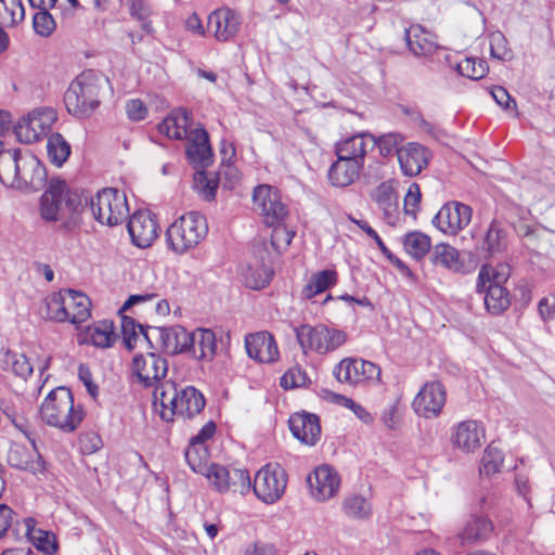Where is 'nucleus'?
<instances>
[{
	"instance_id": "obj_1",
	"label": "nucleus",
	"mask_w": 555,
	"mask_h": 555,
	"mask_svg": "<svg viewBox=\"0 0 555 555\" xmlns=\"http://www.w3.org/2000/svg\"><path fill=\"white\" fill-rule=\"evenodd\" d=\"M82 208V196L78 191L67 188L64 180L53 178L39 202V214L46 222H59L60 229L70 230L75 224V215Z\"/></svg>"
},
{
	"instance_id": "obj_2",
	"label": "nucleus",
	"mask_w": 555,
	"mask_h": 555,
	"mask_svg": "<svg viewBox=\"0 0 555 555\" xmlns=\"http://www.w3.org/2000/svg\"><path fill=\"white\" fill-rule=\"evenodd\" d=\"M154 404H159V415L165 422H172L175 416L193 418L205 408L203 393L193 386L179 387L172 380H165L153 393Z\"/></svg>"
},
{
	"instance_id": "obj_3",
	"label": "nucleus",
	"mask_w": 555,
	"mask_h": 555,
	"mask_svg": "<svg viewBox=\"0 0 555 555\" xmlns=\"http://www.w3.org/2000/svg\"><path fill=\"white\" fill-rule=\"evenodd\" d=\"M109 81L94 70L82 72L69 85L64 94L67 112L78 118H86L100 106L101 96L112 90H104Z\"/></svg>"
},
{
	"instance_id": "obj_4",
	"label": "nucleus",
	"mask_w": 555,
	"mask_h": 555,
	"mask_svg": "<svg viewBox=\"0 0 555 555\" xmlns=\"http://www.w3.org/2000/svg\"><path fill=\"white\" fill-rule=\"evenodd\" d=\"M40 416L49 426L64 433L74 431L83 418L80 408H75L70 390L57 387L49 392L40 406Z\"/></svg>"
},
{
	"instance_id": "obj_5",
	"label": "nucleus",
	"mask_w": 555,
	"mask_h": 555,
	"mask_svg": "<svg viewBox=\"0 0 555 555\" xmlns=\"http://www.w3.org/2000/svg\"><path fill=\"white\" fill-rule=\"evenodd\" d=\"M206 218L196 211L188 212L172 222L166 232L168 247L177 254L194 248L206 236Z\"/></svg>"
},
{
	"instance_id": "obj_6",
	"label": "nucleus",
	"mask_w": 555,
	"mask_h": 555,
	"mask_svg": "<svg viewBox=\"0 0 555 555\" xmlns=\"http://www.w3.org/2000/svg\"><path fill=\"white\" fill-rule=\"evenodd\" d=\"M3 413L31 443L30 448L17 442L12 443L8 452V464L13 468L27 470L33 474L42 472L43 461L37 449L35 437L28 428L27 421L8 408L3 410Z\"/></svg>"
},
{
	"instance_id": "obj_7",
	"label": "nucleus",
	"mask_w": 555,
	"mask_h": 555,
	"mask_svg": "<svg viewBox=\"0 0 555 555\" xmlns=\"http://www.w3.org/2000/svg\"><path fill=\"white\" fill-rule=\"evenodd\" d=\"M89 204L94 219L102 224L117 225L129 217L126 194L114 188L99 191Z\"/></svg>"
},
{
	"instance_id": "obj_8",
	"label": "nucleus",
	"mask_w": 555,
	"mask_h": 555,
	"mask_svg": "<svg viewBox=\"0 0 555 555\" xmlns=\"http://www.w3.org/2000/svg\"><path fill=\"white\" fill-rule=\"evenodd\" d=\"M57 119L56 111L52 107L34 109L23 117L14 127V133L22 143H33L46 135Z\"/></svg>"
},
{
	"instance_id": "obj_9",
	"label": "nucleus",
	"mask_w": 555,
	"mask_h": 555,
	"mask_svg": "<svg viewBox=\"0 0 555 555\" xmlns=\"http://www.w3.org/2000/svg\"><path fill=\"white\" fill-rule=\"evenodd\" d=\"M204 474L219 492L232 491L245 494L251 488L250 477L246 469L214 463Z\"/></svg>"
},
{
	"instance_id": "obj_10",
	"label": "nucleus",
	"mask_w": 555,
	"mask_h": 555,
	"mask_svg": "<svg viewBox=\"0 0 555 555\" xmlns=\"http://www.w3.org/2000/svg\"><path fill=\"white\" fill-rule=\"evenodd\" d=\"M286 485L287 478L284 469L278 464H269L257 472L253 489L264 503H274L284 493Z\"/></svg>"
},
{
	"instance_id": "obj_11",
	"label": "nucleus",
	"mask_w": 555,
	"mask_h": 555,
	"mask_svg": "<svg viewBox=\"0 0 555 555\" xmlns=\"http://www.w3.org/2000/svg\"><path fill=\"white\" fill-rule=\"evenodd\" d=\"M132 374L137 380L145 388L157 387L168 372V362L166 358L156 352L138 354L133 358L131 364Z\"/></svg>"
},
{
	"instance_id": "obj_12",
	"label": "nucleus",
	"mask_w": 555,
	"mask_h": 555,
	"mask_svg": "<svg viewBox=\"0 0 555 555\" xmlns=\"http://www.w3.org/2000/svg\"><path fill=\"white\" fill-rule=\"evenodd\" d=\"M191 333L183 326H153L151 333H144V339L153 347V339L157 340L159 349L169 354H179L189 351Z\"/></svg>"
},
{
	"instance_id": "obj_13",
	"label": "nucleus",
	"mask_w": 555,
	"mask_h": 555,
	"mask_svg": "<svg viewBox=\"0 0 555 555\" xmlns=\"http://www.w3.org/2000/svg\"><path fill=\"white\" fill-rule=\"evenodd\" d=\"M255 209L262 216L264 223L278 225L287 216V208L281 202L278 191L270 185H259L254 190Z\"/></svg>"
},
{
	"instance_id": "obj_14",
	"label": "nucleus",
	"mask_w": 555,
	"mask_h": 555,
	"mask_svg": "<svg viewBox=\"0 0 555 555\" xmlns=\"http://www.w3.org/2000/svg\"><path fill=\"white\" fill-rule=\"evenodd\" d=\"M447 392L439 382H428L415 396L412 406L414 412L424 418L438 417L446 404Z\"/></svg>"
},
{
	"instance_id": "obj_15",
	"label": "nucleus",
	"mask_w": 555,
	"mask_h": 555,
	"mask_svg": "<svg viewBox=\"0 0 555 555\" xmlns=\"http://www.w3.org/2000/svg\"><path fill=\"white\" fill-rule=\"evenodd\" d=\"M340 383L356 385L363 380L379 379L380 369L375 363L362 359H343L333 371Z\"/></svg>"
},
{
	"instance_id": "obj_16",
	"label": "nucleus",
	"mask_w": 555,
	"mask_h": 555,
	"mask_svg": "<svg viewBox=\"0 0 555 555\" xmlns=\"http://www.w3.org/2000/svg\"><path fill=\"white\" fill-rule=\"evenodd\" d=\"M472 208L459 202L444 204L433 219V223L443 233L455 235L472 220Z\"/></svg>"
},
{
	"instance_id": "obj_17",
	"label": "nucleus",
	"mask_w": 555,
	"mask_h": 555,
	"mask_svg": "<svg viewBox=\"0 0 555 555\" xmlns=\"http://www.w3.org/2000/svg\"><path fill=\"white\" fill-rule=\"evenodd\" d=\"M241 27V16L229 8L211 12L207 20V33L218 41H228L236 36Z\"/></svg>"
},
{
	"instance_id": "obj_18",
	"label": "nucleus",
	"mask_w": 555,
	"mask_h": 555,
	"mask_svg": "<svg viewBox=\"0 0 555 555\" xmlns=\"http://www.w3.org/2000/svg\"><path fill=\"white\" fill-rule=\"evenodd\" d=\"M307 482L311 494L319 501H325L337 493L340 478L332 466L321 465L308 476Z\"/></svg>"
},
{
	"instance_id": "obj_19",
	"label": "nucleus",
	"mask_w": 555,
	"mask_h": 555,
	"mask_svg": "<svg viewBox=\"0 0 555 555\" xmlns=\"http://www.w3.org/2000/svg\"><path fill=\"white\" fill-rule=\"evenodd\" d=\"M128 232L134 245L141 248L151 246L158 236V224L149 211H137L128 222Z\"/></svg>"
},
{
	"instance_id": "obj_20",
	"label": "nucleus",
	"mask_w": 555,
	"mask_h": 555,
	"mask_svg": "<svg viewBox=\"0 0 555 555\" xmlns=\"http://www.w3.org/2000/svg\"><path fill=\"white\" fill-rule=\"evenodd\" d=\"M486 438L485 428L474 420L460 422L452 429L451 441L454 447L469 453L479 449Z\"/></svg>"
},
{
	"instance_id": "obj_21",
	"label": "nucleus",
	"mask_w": 555,
	"mask_h": 555,
	"mask_svg": "<svg viewBox=\"0 0 555 555\" xmlns=\"http://www.w3.org/2000/svg\"><path fill=\"white\" fill-rule=\"evenodd\" d=\"M247 354L260 363H273L279 359L280 352L276 341L268 332L249 334L245 338Z\"/></svg>"
},
{
	"instance_id": "obj_22",
	"label": "nucleus",
	"mask_w": 555,
	"mask_h": 555,
	"mask_svg": "<svg viewBox=\"0 0 555 555\" xmlns=\"http://www.w3.org/2000/svg\"><path fill=\"white\" fill-rule=\"evenodd\" d=\"M46 168L40 160L29 153L24 154L23 158L20 159V170L15 189L39 190L46 184Z\"/></svg>"
},
{
	"instance_id": "obj_23",
	"label": "nucleus",
	"mask_w": 555,
	"mask_h": 555,
	"mask_svg": "<svg viewBox=\"0 0 555 555\" xmlns=\"http://www.w3.org/2000/svg\"><path fill=\"white\" fill-rule=\"evenodd\" d=\"M293 436L307 446H314L321 436L319 417L310 413H295L289 420Z\"/></svg>"
},
{
	"instance_id": "obj_24",
	"label": "nucleus",
	"mask_w": 555,
	"mask_h": 555,
	"mask_svg": "<svg viewBox=\"0 0 555 555\" xmlns=\"http://www.w3.org/2000/svg\"><path fill=\"white\" fill-rule=\"evenodd\" d=\"M215 433L216 424L209 421L190 439V444L185 450V460L194 472L203 473V464L207 457V449L204 447V443L211 439Z\"/></svg>"
},
{
	"instance_id": "obj_25",
	"label": "nucleus",
	"mask_w": 555,
	"mask_h": 555,
	"mask_svg": "<svg viewBox=\"0 0 555 555\" xmlns=\"http://www.w3.org/2000/svg\"><path fill=\"white\" fill-rule=\"evenodd\" d=\"M186 155L191 163L207 167L212 162V151L209 137L204 128L190 130L188 135Z\"/></svg>"
},
{
	"instance_id": "obj_26",
	"label": "nucleus",
	"mask_w": 555,
	"mask_h": 555,
	"mask_svg": "<svg viewBox=\"0 0 555 555\" xmlns=\"http://www.w3.org/2000/svg\"><path fill=\"white\" fill-rule=\"evenodd\" d=\"M429 151L418 143H408L403 146L398 156L402 172L405 176L414 177L428 165Z\"/></svg>"
},
{
	"instance_id": "obj_27",
	"label": "nucleus",
	"mask_w": 555,
	"mask_h": 555,
	"mask_svg": "<svg viewBox=\"0 0 555 555\" xmlns=\"http://www.w3.org/2000/svg\"><path fill=\"white\" fill-rule=\"evenodd\" d=\"M65 311L69 318L67 322L79 325L91 315V300L83 293L74 289H63Z\"/></svg>"
},
{
	"instance_id": "obj_28",
	"label": "nucleus",
	"mask_w": 555,
	"mask_h": 555,
	"mask_svg": "<svg viewBox=\"0 0 555 555\" xmlns=\"http://www.w3.org/2000/svg\"><path fill=\"white\" fill-rule=\"evenodd\" d=\"M190 336L188 352L198 360L211 361L217 349L215 333L208 328H196Z\"/></svg>"
},
{
	"instance_id": "obj_29",
	"label": "nucleus",
	"mask_w": 555,
	"mask_h": 555,
	"mask_svg": "<svg viewBox=\"0 0 555 555\" xmlns=\"http://www.w3.org/2000/svg\"><path fill=\"white\" fill-rule=\"evenodd\" d=\"M191 114L185 108L173 109L158 126L162 133L167 137L182 140L186 139L190 130Z\"/></svg>"
},
{
	"instance_id": "obj_30",
	"label": "nucleus",
	"mask_w": 555,
	"mask_h": 555,
	"mask_svg": "<svg viewBox=\"0 0 555 555\" xmlns=\"http://www.w3.org/2000/svg\"><path fill=\"white\" fill-rule=\"evenodd\" d=\"M405 42L415 56H426L436 50V43L430 33L421 25H412L405 29Z\"/></svg>"
},
{
	"instance_id": "obj_31",
	"label": "nucleus",
	"mask_w": 555,
	"mask_h": 555,
	"mask_svg": "<svg viewBox=\"0 0 555 555\" xmlns=\"http://www.w3.org/2000/svg\"><path fill=\"white\" fill-rule=\"evenodd\" d=\"M361 168V164H358L357 160H345L337 157L328 170V180L335 186L350 185L358 178Z\"/></svg>"
},
{
	"instance_id": "obj_32",
	"label": "nucleus",
	"mask_w": 555,
	"mask_h": 555,
	"mask_svg": "<svg viewBox=\"0 0 555 555\" xmlns=\"http://www.w3.org/2000/svg\"><path fill=\"white\" fill-rule=\"evenodd\" d=\"M24 154L20 150H3L0 152V182L3 185L15 188L18 170L20 159Z\"/></svg>"
},
{
	"instance_id": "obj_33",
	"label": "nucleus",
	"mask_w": 555,
	"mask_h": 555,
	"mask_svg": "<svg viewBox=\"0 0 555 555\" xmlns=\"http://www.w3.org/2000/svg\"><path fill=\"white\" fill-rule=\"evenodd\" d=\"M365 138H370L367 133H360L352 135L337 143L336 154L337 157L345 160H357L358 164L363 166V160L366 154Z\"/></svg>"
},
{
	"instance_id": "obj_34",
	"label": "nucleus",
	"mask_w": 555,
	"mask_h": 555,
	"mask_svg": "<svg viewBox=\"0 0 555 555\" xmlns=\"http://www.w3.org/2000/svg\"><path fill=\"white\" fill-rule=\"evenodd\" d=\"M26 534L33 545L44 555H54L57 551V541L54 533L35 528L33 518L25 520Z\"/></svg>"
},
{
	"instance_id": "obj_35",
	"label": "nucleus",
	"mask_w": 555,
	"mask_h": 555,
	"mask_svg": "<svg viewBox=\"0 0 555 555\" xmlns=\"http://www.w3.org/2000/svg\"><path fill=\"white\" fill-rule=\"evenodd\" d=\"M478 292H486L485 306L492 314H500L511 306V296L508 291L502 285H486L485 288H477Z\"/></svg>"
},
{
	"instance_id": "obj_36",
	"label": "nucleus",
	"mask_w": 555,
	"mask_h": 555,
	"mask_svg": "<svg viewBox=\"0 0 555 555\" xmlns=\"http://www.w3.org/2000/svg\"><path fill=\"white\" fill-rule=\"evenodd\" d=\"M431 261L436 266H441L452 272L463 270L464 263L460 259V253L450 244H437L431 253Z\"/></svg>"
},
{
	"instance_id": "obj_37",
	"label": "nucleus",
	"mask_w": 555,
	"mask_h": 555,
	"mask_svg": "<svg viewBox=\"0 0 555 555\" xmlns=\"http://www.w3.org/2000/svg\"><path fill=\"white\" fill-rule=\"evenodd\" d=\"M294 330L296 333L297 341L300 345L304 353H307L309 350L319 353V350L323 348V344L321 341L323 335V324H318L315 326L301 324Z\"/></svg>"
},
{
	"instance_id": "obj_38",
	"label": "nucleus",
	"mask_w": 555,
	"mask_h": 555,
	"mask_svg": "<svg viewBox=\"0 0 555 555\" xmlns=\"http://www.w3.org/2000/svg\"><path fill=\"white\" fill-rule=\"evenodd\" d=\"M507 247V233L498 220H492L482 242V249L492 257Z\"/></svg>"
},
{
	"instance_id": "obj_39",
	"label": "nucleus",
	"mask_w": 555,
	"mask_h": 555,
	"mask_svg": "<svg viewBox=\"0 0 555 555\" xmlns=\"http://www.w3.org/2000/svg\"><path fill=\"white\" fill-rule=\"evenodd\" d=\"M492 524L486 517H475L469 520L463 531L461 532V540L463 544H473L485 541L492 532Z\"/></svg>"
},
{
	"instance_id": "obj_40",
	"label": "nucleus",
	"mask_w": 555,
	"mask_h": 555,
	"mask_svg": "<svg viewBox=\"0 0 555 555\" xmlns=\"http://www.w3.org/2000/svg\"><path fill=\"white\" fill-rule=\"evenodd\" d=\"M371 198L384 211L385 218L390 220L397 211L395 190L390 181L379 183L371 193Z\"/></svg>"
},
{
	"instance_id": "obj_41",
	"label": "nucleus",
	"mask_w": 555,
	"mask_h": 555,
	"mask_svg": "<svg viewBox=\"0 0 555 555\" xmlns=\"http://www.w3.org/2000/svg\"><path fill=\"white\" fill-rule=\"evenodd\" d=\"M337 282V273L334 270H322L310 278L308 284L302 288L301 296L305 299H311L314 296L325 292Z\"/></svg>"
},
{
	"instance_id": "obj_42",
	"label": "nucleus",
	"mask_w": 555,
	"mask_h": 555,
	"mask_svg": "<svg viewBox=\"0 0 555 555\" xmlns=\"http://www.w3.org/2000/svg\"><path fill=\"white\" fill-rule=\"evenodd\" d=\"M0 364L2 370L11 371L16 376L26 379L33 373V365L28 358L23 353H17L11 350L4 351Z\"/></svg>"
},
{
	"instance_id": "obj_43",
	"label": "nucleus",
	"mask_w": 555,
	"mask_h": 555,
	"mask_svg": "<svg viewBox=\"0 0 555 555\" xmlns=\"http://www.w3.org/2000/svg\"><path fill=\"white\" fill-rule=\"evenodd\" d=\"M47 154L53 165L62 167L70 155V145L61 133H52L47 141Z\"/></svg>"
},
{
	"instance_id": "obj_44",
	"label": "nucleus",
	"mask_w": 555,
	"mask_h": 555,
	"mask_svg": "<svg viewBox=\"0 0 555 555\" xmlns=\"http://www.w3.org/2000/svg\"><path fill=\"white\" fill-rule=\"evenodd\" d=\"M405 251L416 260L423 259L431 247L430 237L422 232L413 231L403 238Z\"/></svg>"
},
{
	"instance_id": "obj_45",
	"label": "nucleus",
	"mask_w": 555,
	"mask_h": 555,
	"mask_svg": "<svg viewBox=\"0 0 555 555\" xmlns=\"http://www.w3.org/2000/svg\"><path fill=\"white\" fill-rule=\"evenodd\" d=\"M272 270L264 264L248 266L242 273L245 285L250 289L266 287L272 278Z\"/></svg>"
},
{
	"instance_id": "obj_46",
	"label": "nucleus",
	"mask_w": 555,
	"mask_h": 555,
	"mask_svg": "<svg viewBox=\"0 0 555 555\" xmlns=\"http://www.w3.org/2000/svg\"><path fill=\"white\" fill-rule=\"evenodd\" d=\"M25 17V9L22 0H0V24L13 27Z\"/></svg>"
},
{
	"instance_id": "obj_47",
	"label": "nucleus",
	"mask_w": 555,
	"mask_h": 555,
	"mask_svg": "<svg viewBox=\"0 0 555 555\" xmlns=\"http://www.w3.org/2000/svg\"><path fill=\"white\" fill-rule=\"evenodd\" d=\"M46 318L56 322H67L68 312L65 311L63 289L46 298Z\"/></svg>"
},
{
	"instance_id": "obj_48",
	"label": "nucleus",
	"mask_w": 555,
	"mask_h": 555,
	"mask_svg": "<svg viewBox=\"0 0 555 555\" xmlns=\"http://www.w3.org/2000/svg\"><path fill=\"white\" fill-rule=\"evenodd\" d=\"M370 139L372 141V146H378L382 156L387 157L393 153L399 156V152L402 149L400 145L403 141L400 133L390 132L379 137L370 135Z\"/></svg>"
},
{
	"instance_id": "obj_49",
	"label": "nucleus",
	"mask_w": 555,
	"mask_h": 555,
	"mask_svg": "<svg viewBox=\"0 0 555 555\" xmlns=\"http://www.w3.org/2000/svg\"><path fill=\"white\" fill-rule=\"evenodd\" d=\"M456 70L464 77L478 80L488 72V65L483 60L465 57L456 64Z\"/></svg>"
},
{
	"instance_id": "obj_50",
	"label": "nucleus",
	"mask_w": 555,
	"mask_h": 555,
	"mask_svg": "<svg viewBox=\"0 0 555 555\" xmlns=\"http://www.w3.org/2000/svg\"><path fill=\"white\" fill-rule=\"evenodd\" d=\"M137 327L140 330V333L144 336V333H151V327L145 328L141 324H137L134 319L126 315H121V334L122 341L128 350H132L135 346V341L139 338Z\"/></svg>"
},
{
	"instance_id": "obj_51",
	"label": "nucleus",
	"mask_w": 555,
	"mask_h": 555,
	"mask_svg": "<svg viewBox=\"0 0 555 555\" xmlns=\"http://www.w3.org/2000/svg\"><path fill=\"white\" fill-rule=\"evenodd\" d=\"M503 464V453L502 451L492 446L489 444L482 455L481 459V467H480V474L491 476L495 473H498Z\"/></svg>"
},
{
	"instance_id": "obj_52",
	"label": "nucleus",
	"mask_w": 555,
	"mask_h": 555,
	"mask_svg": "<svg viewBox=\"0 0 555 555\" xmlns=\"http://www.w3.org/2000/svg\"><path fill=\"white\" fill-rule=\"evenodd\" d=\"M501 271L493 270L489 266H482L478 274L477 288H485L486 285H502L508 278V268L500 267Z\"/></svg>"
},
{
	"instance_id": "obj_53",
	"label": "nucleus",
	"mask_w": 555,
	"mask_h": 555,
	"mask_svg": "<svg viewBox=\"0 0 555 555\" xmlns=\"http://www.w3.org/2000/svg\"><path fill=\"white\" fill-rule=\"evenodd\" d=\"M347 340V334L337 328H330L323 324L322 344L323 348L319 350L320 354L336 350L338 347L344 345Z\"/></svg>"
},
{
	"instance_id": "obj_54",
	"label": "nucleus",
	"mask_w": 555,
	"mask_h": 555,
	"mask_svg": "<svg viewBox=\"0 0 555 555\" xmlns=\"http://www.w3.org/2000/svg\"><path fill=\"white\" fill-rule=\"evenodd\" d=\"M33 27L37 35L47 38L54 33L56 23L49 10H38L33 16Z\"/></svg>"
},
{
	"instance_id": "obj_55",
	"label": "nucleus",
	"mask_w": 555,
	"mask_h": 555,
	"mask_svg": "<svg viewBox=\"0 0 555 555\" xmlns=\"http://www.w3.org/2000/svg\"><path fill=\"white\" fill-rule=\"evenodd\" d=\"M195 189L206 201H212L216 196L218 181L214 176L206 172H197L194 177Z\"/></svg>"
},
{
	"instance_id": "obj_56",
	"label": "nucleus",
	"mask_w": 555,
	"mask_h": 555,
	"mask_svg": "<svg viewBox=\"0 0 555 555\" xmlns=\"http://www.w3.org/2000/svg\"><path fill=\"white\" fill-rule=\"evenodd\" d=\"M91 339L93 345L96 347H111L116 339L113 323L106 321L102 322L99 326H96L93 330L91 334Z\"/></svg>"
},
{
	"instance_id": "obj_57",
	"label": "nucleus",
	"mask_w": 555,
	"mask_h": 555,
	"mask_svg": "<svg viewBox=\"0 0 555 555\" xmlns=\"http://www.w3.org/2000/svg\"><path fill=\"white\" fill-rule=\"evenodd\" d=\"M345 513L352 518H364L371 513V506L363 496L353 495L344 501Z\"/></svg>"
},
{
	"instance_id": "obj_58",
	"label": "nucleus",
	"mask_w": 555,
	"mask_h": 555,
	"mask_svg": "<svg viewBox=\"0 0 555 555\" xmlns=\"http://www.w3.org/2000/svg\"><path fill=\"white\" fill-rule=\"evenodd\" d=\"M491 56L498 60H505L509 56L507 40L501 31L492 33L489 36Z\"/></svg>"
},
{
	"instance_id": "obj_59",
	"label": "nucleus",
	"mask_w": 555,
	"mask_h": 555,
	"mask_svg": "<svg viewBox=\"0 0 555 555\" xmlns=\"http://www.w3.org/2000/svg\"><path fill=\"white\" fill-rule=\"evenodd\" d=\"M127 4L129 7L130 14L142 22V28L146 33H150L152 30L151 23L147 21L150 10L144 0H127Z\"/></svg>"
},
{
	"instance_id": "obj_60",
	"label": "nucleus",
	"mask_w": 555,
	"mask_h": 555,
	"mask_svg": "<svg viewBox=\"0 0 555 555\" xmlns=\"http://www.w3.org/2000/svg\"><path fill=\"white\" fill-rule=\"evenodd\" d=\"M307 374L299 367L289 369L281 378V386L285 389L302 387L308 382Z\"/></svg>"
},
{
	"instance_id": "obj_61",
	"label": "nucleus",
	"mask_w": 555,
	"mask_h": 555,
	"mask_svg": "<svg viewBox=\"0 0 555 555\" xmlns=\"http://www.w3.org/2000/svg\"><path fill=\"white\" fill-rule=\"evenodd\" d=\"M421 197L422 194L418 184L412 183L404 196V211L406 215H411L413 217L416 216L420 208Z\"/></svg>"
},
{
	"instance_id": "obj_62",
	"label": "nucleus",
	"mask_w": 555,
	"mask_h": 555,
	"mask_svg": "<svg viewBox=\"0 0 555 555\" xmlns=\"http://www.w3.org/2000/svg\"><path fill=\"white\" fill-rule=\"evenodd\" d=\"M128 118L133 121H140L147 116V107L140 99L129 100L126 104Z\"/></svg>"
},
{
	"instance_id": "obj_63",
	"label": "nucleus",
	"mask_w": 555,
	"mask_h": 555,
	"mask_svg": "<svg viewBox=\"0 0 555 555\" xmlns=\"http://www.w3.org/2000/svg\"><path fill=\"white\" fill-rule=\"evenodd\" d=\"M272 227L274 228L271 235L272 244L275 245L276 247H280L281 245L287 247L291 244L295 233L293 231L287 230L282 224V222L279 223L278 225Z\"/></svg>"
},
{
	"instance_id": "obj_64",
	"label": "nucleus",
	"mask_w": 555,
	"mask_h": 555,
	"mask_svg": "<svg viewBox=\"0 0 555 555\" xmlns=\"http://www.w3.org/2000/svg\"><path fill=\"white\" fill-rule=\"evenodd\" d=\"M491 95L493 100L504 109L507 111L516 108V101L509 95L505 88L500 86L494 87L491 90Z\"/></svg>"
}]
</instances>
